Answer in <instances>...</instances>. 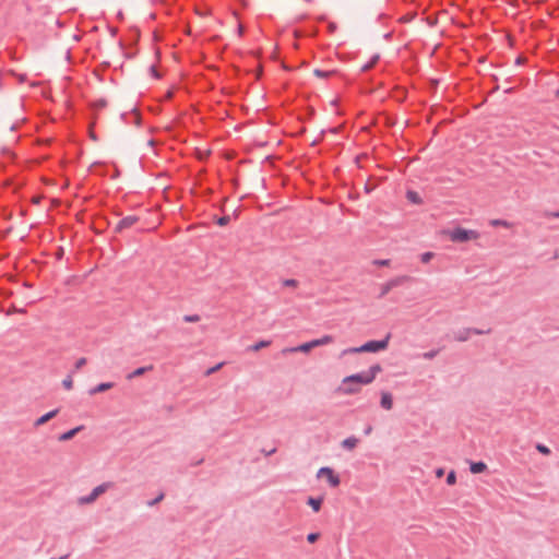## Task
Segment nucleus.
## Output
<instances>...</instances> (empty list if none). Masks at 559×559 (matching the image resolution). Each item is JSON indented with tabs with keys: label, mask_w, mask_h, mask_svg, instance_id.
<instances>
[{
	"label": "nucleus",
	"mask_w": 559,
	"mask_h": 559,
	"mask_svg": "<svg viewBox=\"0 0 559 559\" xmlns=\"http://www.w3.org/2000/svg\"><path fill=\"white\" fill-rule=\"evenodd\" d=\"M381 370L380 365H373L367 371L347 376L342 379L337 391L344 395L357 394L361 391L362 385L372 383Z\"/></svg>",
	"instance_id": "f257e3e1"
},
{
	"label": "nucleus",
	"mask_w": 559,
	"mask_h": 559,
	"mask_svg": "<svg viewBox=\"0 0 559 559\" xmlns=\"http://www.w3.org/2000/svg\"><path fill=\"white\" fill-rule=\"evenodd\" d=\"M390 335L381 341H369L359 347H349L341 352V356L359 353H377L384 350L389 345Z\"/></svg>",
	"instance_id": "f03ea898"
},
{
	"label": "nucleus",
	"mask_w": 559,
	"mask_h": 559,
	"mask_svg": "<svg viewBox=\"0 0 559 559\" xmlns=\"http://www.w3.org/2000/svg\"><path fill=\"white\" fill-rule=\"evenodd\" d=\"M480 237L479 233L474 229H465L462 227L454 228L449 233V238L453 242L476 241Z\"/></svg>",
	"instance_id": "7ed1b4c3"
},
{
	"label": "nucleus",
	"mask_w": 559,
	"mask_h": 559,
	"mask_svg": "<svg viewBox=\"0 0 559 559\" xmlns=\"http://www.w3.org/2000/svg\"><path fill=\"white\" fill-rule=\"evenodd\" d=\"M111 487H112L111 483H103V484L96 486L88 496L79 498V503L80 504H91L94 501H96V499L100 495L105 493Z\"/></svg>",
	"instance_id": "20e7f679"
},
{
	"label": "nucleus",
	"mask_w": 559,
	"mask_h": 559,
	"mask_svg": "<svg viewBox=\"0 0 559 559\" xmlns=\"http://www.w3.org/2000/svg\"><path fill=\"white\" fill-rule=\"evenodd\" d=\"M317 477L324 478L331 487H337L341 483L338 475L331 467H321L317 472Z\"/></svg>",
	"instance_id": "39448f33"
},
{
	"label": "nucleus",
	"mask_w": 559,
	"mask_h": 559,
	"mask_svg": "<svg viewBox=\"0 0 559 559\" xmlns=\"http://www.w3.org/2000/svg\"><path fill=\"white\" fill-rule=\"evenodd\" d=\"M484 333L485 332L483 330H479L476 328H469V329H465V330L456 333L455 340L457 342H466L471 337V335H481Z\"/></svg>",
	"instance_id": "423d86ee"
},
{
	"label": "nucleus",
	"mask_w": 559,
	"mask_h": 559,
	"mask_svg": "<svg viewBox=\"0 0 559 559\" xmlns=\"http://www.w3.org/2000/svg\"><path fill=\"white\" fill-rule=\"evenodd\" d=\"M317 347L316 344H314V340L310 341V342H307V343H304L297 347H287V348H284L282 350L283 354H288V353H296V352H301V353H309L312 348Z\"/></svg>",
	"instance_id": "0eeeda50"
},
{
	"label": "nucleus",
	"mask_w": 559,
	"mask_h": 559,
	"mask_svg": "<svg viewBox=\"0 0 559 559\" xmlns=\"http://www.w3.org/2000/svg\"><path fill=\"white\" fill-rule=\"evenodd\" d=\"M380 404L384 409L390 411L393 407L392 395L389 392H382Z\"/></svg>",
	"instance_id": "6e6552de"
},
{
	"label": "nucleus",
	"mask_w": 559,
	"mask_h": 559,
	"mask_svg": "<svg viewBox=\"0 0 559 559\" xmlns=\"http://www.w3.org/2000/svg\"><path fill=\"white\" fill-rule=\"evenodd\" d=\"M58 414V409H53L51 412L46 413L45 415L40 416L36 421L34 423L35 427H39L50 419H52Z\"/></svg>",
	"instance_id": "1a4fd4ad"
},
{
	"label": "nucleus",
	"mask_w": 559,
	"mask_h": 559,
	"mask_svg": "<svg viewBox=\"0 0 559 559\" xmlns=\"http://www.w3.org/2000/svg\"><path fill=\"white\" fill-rule=\"evenodd\" d=\"M112 386H114V383H111V382H104V383H100L97 386L91 389L90 390V394L91 395H95V394L105 392L107 390H110Z\"/></svg>",
	"instance_id": "9d476101"
},
{
	"label": "nucleus",
	"mask_w": 559,
	"mask_h": 559,
	"mask_svg": "<svg viewBox=\"0 0 559 559\" xmlns=\"http://www.w3.org/2000/svg\"><path fill=\"white\" fill-rule=\"evenodd\" d=\"M136 221H138V218L135 216H127L118 223L117 228L118 229L128 228V227L132 226L133 224H135Z\"/></svg>",
	"instance_id": "9b49d317"
},
{
	"label": "nucleus",
	"mask_w": 559,
	"mask_h": 559,
	"mask_svg": "<svg viewBox=\"0 0 559 559\" xmlns=\"http://www.w3.org/2000/svg\"><path fill=\"white\" fill-rule=\"evenodd\" d=\"M487 469V465L484 462H473L469 465V471L473 474H480Z\"/></svg>",
	"instance_id": "f8f14e48"
},
{
	"label": "nucleus",
	"mask_w": 559,
	"mask_h": 559,
	"mask_svg": "<svg viewBox=\"0 0 559 559\" xmlns=\"http://www.w3.org/2000/svg\"><path fill=\"white\" fill-rule=\"evenodd\" d=\"M359 440L356 437H348L342 441V447L347 450H353L357 447Z\"/></svg>",
	"instance_id": "ddd939ff"
},
{
	"label": "nucleus",
	"mask_w": 559,
	"mask_h": 559,
	"mask_svg": "<svg viewBox=\"0 0 559 559\" xmlns=\"http://www.w3.org/2000/svg\"><path fill=\"white\" fill-rule=\"evenodd\" d=\"M153 370V366L150 365V366H145V367H140V368H136L135 370H133L130 374H128V379H133V378H136V377H140L142 374H144L146 371H151Z\"/></svg>",
	"instance_id": "4468645a"
},
{
	"label": "nucleus",
	"mask_w": 559,
	"mask_h": 559,
	"mask_svg": "<svg viewBox=\"0 0 559 559\" xmlns=\"http://www.w3.org/2000/svg\"><path fill=\"white\" fill-rule=\"evenodd\" d=\"M489 224L493 227H503V228H507V229H510L513 227V224L511 222H508L506 219H499V218H496V219H491L489 222Z\"/></svg>",
	"instance_id": "2eb2a0df"
},
{
	"label": "nucleus",
	"mask_w": 559,
	"mask_h": 559,
	"mask_svg": "<svg viewBox=\"0 0 559 559\" xmlns=\"http://www.w3.org/2000/svg\"><path fill=\"white\" fill-rule=\"evenodd\" d=\"M82 429V426L75 427L62 435L59 436V441H68L72 439L80 430Z\"/></svg>",
	"instance_id": "dca6fc26"
},
{
	"label": "nucleus",
	"mask_w": 559,
	"mask_h": 559,
	"mask_svg": "<svg viewBox=\"0 0 559 559\" xmlns=\"http://www.w3.org/2000/svg\"><path fill=\"white\" fill-rule=\"evenodd\" d=\"M323 498H308L307 503L312 508L314 512H319L321 509Z\"/></svg>",
	"instance_id": "f3484780"
},
{
	"label": "nucleus",
	"mask_w": 559,
	"mask_h": 559,
	"mask_svg": "<svg viewBox=\"0 0 559 559\" xmlns=\"http://www.w3.org/2000/svg\"><path fill=\"white\" fill-rule=\"evenodd\" d=\"M333 342H334V337L329 334H325V335L321 336L320 338L314 340V344L317 347L324 346V345L331 344Z\"/></svg>",
	"instance_id": "a211bd4d"
},
{
	"label": "nucleus",
	"mask_w": 559,
	"mask_h": 559,
	"mask_svg": "<svg viewBox=\"0 0 559 559\" xmlns=\"http://www.w3.org/2000/svg\"><path fill=\"white\" fill-rule=\"evenodd\" d=\"M271 345L270 341H260L249 347V350L251 352H259L260 349L267 347Z\"/></svg>",
	"instance_id": "6ab92c4d"
},
{
	"label": "nucleus",
	"mask_w": 559,
	"mask_h": 559,
	"mask_svg": "<svg viewBox=\"0 0 559 559\" xmlns=\"http://www.w3.org/2000/svg\"><path fill=\"white\" fill-rule=\"evenodd\" d=\"M313 74L320 79H326V78L331 76L332 74H334V71H323V70L316 69L313 71Z\"/></svg>",
	"instance_id": "aec40b11"
},
{
	"label": "nucleus",
	"mask_w": 559,
	"mask_h": 559,
	"mask_svg": "<svg viewBox=\"0 0 559 559\" xmlns=\"http://www.w3.org/2000/svg\"><path fill=\"white\" fill-rule=\"evenodd\" d=\"M378 60H379V55L373 56V57H372V59H371V61H370V62H368L367 64H365V66L361 68V70H362L364 72L369 71V70H370V69H371V68L377 63V61H378Z\"/></svg>",
	"instance_id": "412c9836"
},
{
	"label": "nucleus",
	"mask_w": 559,
	"mask_h": 559,
	"mask_svg": "<svg viewBox=\"0 0 559 559\" xmlns=\"http://www.w3.org/2000/svg\"><path fill=\"white\" fill-rule=\"evenodd\" d=\"M378 60H379V55L373 56V57H372V59H371V61H370V62H368L367 64H365V66L361 68V70H362L364 72L369 71V70H370V69H371V68L377 63V61H378Z\"/></svg>",
	"instance_id": "4be33fe9"
},
{
	"label": "nucleus",
	"mask_w": 559,
	"mask_h": 559,
	"mask_svg": "<svg viewBox=\"0 0 559 559\" xmlns=\"http://www.w3.org/2000/svg\"><path fill=\"white\" fill-rule=\"evenodd\" d=\"M396 285H399L397 280H393V281L386 283L382 288V294H386L392 287H394Z\"/></svg>",
	"instance_id": "5701e85b"
},
{
	"label": "nucleus",
	"mask_w": 559,
	"mask_h": 559,
	"mask_svg": "<svg viewBox=\"0 0 559 559\" xmlns=\"http://www.w3.org/2000/svg\"><path fill=\"white\" fill-rule=\"evenodd\" d=\"M62 384L64 389L71 390L73 388V379L72 376H68L63 379Z\"/></svg>",
	"instance_id": "b1692460"
},
{
	"label": "nucleus",
	"mask_w": 559,
	"mask_h": 559,
	"mask_svg": "<svg viewBox=\"0 0 559 559\" xmlns=\"http://www.w3.org/2000/svg\"><path fill=\"white\" fill-rule=\"evenodd\" d=\"M447 483L448 485L452 486L456 483V474L454 471H451L449 474H448V477H447Z\"/></svg>",
	"instance_id": "393cba45"
},
{
	"label": "nucleus",
	"mask_w": 559,
	"mask_h": 559,
	"mask_svg": "<svg viewBox=\"0 0 559 559\" xmlns=\"http://www.w3.org/2000/svg\"><path fill=\"white\" fill-rule=\"evenodd\" d=\"M87 362V359L85 357H81L75 361L74 368L76 370H80L82 367H84Z\"/></svg>",
	"instance_id": "a878e982"
},
{
	"label": "nucleus",
	"mask_w": 559,
	"mask_h": 559,
	"mask_svg": "<svg viewBox=\"0 0 559 559\" xmlns=\"http://www.w3.org/2000/svg\"><path fill=\"white\" fill-rule=\"evenodd\" d=\"M131 115L133 117V120H134V123L135 124H140L141 123V116H140V112L136 108H134L132 111H131Z\"/></svg>",
	"instance_id": "bb28decb"
},
{
	"label": "nucleus",
	"mask_w": 559,
	"mask_h": 559,
	"mask_svg": "<svg viewBox=\"0 0 559 559\" xmlns=\"http://www.w3.org/2000/svg\"><path fill=\"white\" fill-rule=\"evenodd\" d=\"M433 258L432 252H425L421 254L420 260L423 263H428Z\"/></svg>",
	"instance_id": "cd10ccee"
},
{
	"label": "nucleus",
	"mask_w": 559,
	"mask_h": 559,
	"mask_svg": "<svg viewBox=\"0 0 559 559\" xmlns=\"http://www.w3.org/2000/svg\"><path fill=\"white\" fill-rule=\"evenodd\" d=\"M164 499V493L160 492L156 498H154V500L147 502V506L148 507H153L155 506L156 503L160 502L162 500Z\"/></svg>",
	"instance_id": "c85d7f7f"
},
{
	"label": "nucleus",
	"mask_w": 559,
	"mask_h": 559,
	"mask_svg": "<svg viewBox=\"0 0 559 559\" xmlns=\"http://www.w3.org/2000/svg\"><path fill=\"white\" fill-rule=\"evenodd\" d=\"M407 198H408V200H411L414 203H419V198L416 192L409 191L407 193Z\"/></svg>",
	"instance_id": "c756f323"
},
{
	"label": "nucleus",
	"mask_w": 559,
	"mask_h": 559,
	"mask_svg": "<svg viewBox=\"0 0 559 559\" xmlns=\"http://www.w3.org/2000/svg\"><path fill=\"white\" fill-rule=\"evenodd\" d=\"M437 354H438L437 350H430V352L424 353L423 357L425 359H429L430 360V359L435 358Z\"/></svg>",
	"instance_id": "7c9ffc66"
},
{
	"label": "nucleus",
	"mask_w": 559,
	"mask_h": 559,
	"mask_svg": "<svg viewBox=\"0 0 559 559\" xmlns=\"http://www.w3.org/2000/svg\"><path fill=\"white\" fill-rule=\"evenodd\" d=\"M537 450L545 455H548L550 453V450L546 445H543V444H538Z\"/></svg>",
	"instance_id": "2f4dec72"
},
{
	"label": "nucleus",
	"mask_w": 559,
	"mask_h": 559,
	"mask_svg": "<svg viewBox=\"0 0 559 559\" xmlns=\"http://www.w3.org/2000/svg\"><path fill=\"white\" fill-rule=\"evenodd\" d=\"M319 538V534L318 533H310L308 536H307V540L309 543H314L317 542Z\"/></svg>",
	"instance_id": "473e14b6"
},
{
	"label": "nucleus",
	"mask_w": 559,
	"mask_h": 559,
	"mask_svg": "<svg viewBox=\"0 0 559 559\" xmlns=\"http://www.w3.org/2000/svg\"><path fill=\"white\" fill-rule=\"evenodd\" d=\"M228 222H229V217L228 216H223V217H221L217 221V224L221 225V226H225L226 224H228Z\"/></svg>",
	"instance_id": "72a5a7b5"
},
{
	"label": "nucleus",
	"mask_w": 559,
	"mask_h": 559,
	"mask_svg": "<svg viewBox=\"0 0 559 559\" xmlns=\"http://www.w3.org/2000/svg\"><path fill=\"white\" fill-rule=\"evenodd\" d=\"M284 284H285L286 286H293V287H295V286L297 285V282H296L295 280H286V281L284 282Z\"/></svg>",
	"instance_id": "f704fd0d"
},
{
	"label": "nucleus",
	"mask_w": 559,
	"mask_h": 559,
	"mask_svg": "<svg viewBox=\"0 0 559 559\" xmlns=\"http://www.w3.org/2000/svg\"><path fill=\"white\" fill-rule=\"evenodd\" d=\"M175 95V92L174 91H168L166 94H165V100H169L174 97Z\"/></svg>",
	"instance_id": "c9c22d12"
},
{
	"label": "nucleus",
	"mask_w": 559,
	"mask_h": 559,
	"mask_svg": "<svg viewBox=\"0 0 559 559\" xmlns=\"http://www.w3.org/2000/svg\"><path fill=\"white\" fill-rule=\"evenodd\" d=\"M150 70H151L152 74H153L156 79H158V78H159V74H158V72H157V70H156V68H155L154 66H152V67L150 68Z\"/></svg>",
	"instance_id": "e433bc0d"
},
{
	"label": "nucleus",
	"mask_w": 559,
	"mask_h": 559,
	"mask_svg": "<svg viewBox=\"0 0 559 559\" xmlns=\"http://www.w3.org/2000/svg\"><path fill=\"white\" fill-rule=\"evenodd\" d=\"M376 263L378 265H381V266H386V265H389L390 261L389 260H381V261H377Z\"/></svg>",
	"instance_id": "4c0bfd02"
},
{
	"label": "nucleus",
	"mask_w": 559,
	"mask_h": 559,
	"mask_svg": "<svg viewBox=\"0 0 559 559\" xmlns=\"http://www.w3.org/2000/svg\"><path fill=\"white\" fill-rule=\"evenodd\" d=\"M443 474H444V469H443V468H438V469L436 471V476H437L438 478L442 477V476H443Z\"/></svg>",
	"instance_id": "58836bf2"
},
{
	"label": "nucleus",
	"mask_w": 559,
	"mask_h": 559,
	"mask_svg": "<svg viewBox=\"0 0 559 559\" xmlns=\"http://www.w3.org/2000/svg\"><path fill=\"white\" fill-rule=\"evenodd\" d=\"M550 217H554V218H559V211L557 212H551L548 214Z\"/></svg>",
	"instance_id": "ea45409f"
},
{
	"label": "nucleus",
	"mask_w": 559,
	"mask_h": 559,
	"mask_svg": "<svg viewBox=\"0 0 559 559\" xmlns=\"http://www.w3.org/2000/svg\"><path fill=\"white\" fill-rule=\"evenodd\" d=\"M91 105H99V106H103V105H106V102H105V100H99V102H96V103H92Z\"/></svg>",
	"instance_id": "a19ab883"
},
{
	"label": "nucleus",
	"mask_w": 559,
	"mask_h": 559,
	"mask_svg": "<svg viewBox=\"0 0 559 559\" xmlns=\"http://www.w3.org/2000/svg\"><path fill=\"white\" fill-rule=\"evenodd\" d=\"M524 61H525V59H524L523 57H519V58L516 59V63H518V64H522Z\"/></svg>",
	"instance_id": "79ce46f5"
},
{
	"label": "nucleus",
	"mask_w": 559,
	"mask_h": 559,
	"mask_svg": "<svg viewBox=\"0 0 559 559\" xmlns=\"http://www.w3.org/2000/svg\"><path fill=\"white\" fill-rule=\"evenodd\" d=\"M276 449H272V450H267V452H265V455H271L273 453H275Z\"/></svg>",
	"instance_id": "37998d69"
},
{
	"label": "nucleus",
	"mask_w": 559,
	"mask_h": 559,
	"mask_svg": "<svg viewBox=\"0 0 559 559\" xmlns=\"http://www.w3.org/2000/svg\"><path fill=\"white\" fill-rule=\"evenodd\" d=\"M19 81L20 82H24L25 81V75H23V74L19 75Z\"/></svg>",
	"instance_id": "c03bdc74"
},
{
	"label": "nucleus",
	"mask_w": 559,
	"mask_h": 559,
	"mask_svg": "<svg viewBox=\"0 0 559 559\" xmlns=\"http://www.w3.org/2000/svg\"><path fill=\"white\" fill-rule=\"evenodd\" d=\"M238 31H239V34L241 35L243 32V27L241 25H239Z\"/></svg>",
	"instance_id": "a18cd8bd"
},
{
	"label": "nucleus",
	"mask_w": 559,
	"mask_h": 559,
	"mask_svg": "<svg viewBox=\"0 0 559 559\" xmlns=\"http://www.w3.org/2000/svg\"><path fill=\"white\" fill-rule=\"evenodd\" d=\"M219 367H221V365H218V366H216V367L212 368V369H211V372H212V371H216Z\"/></svg>",
	"instance_id": "49530a36"
},
{
	"label": "nucleus",
	"mask_w": 559,
	"mask_h": 559,
	"mask_svg": "<svg viewBox=\"0 0 559 559\" xmlns=\"http://www.w3.org/2000/svg\"><path fill=\"white\" fill-rule=\"evenodd\" d=\"M557 93H558V95H559V91H558Z\"/></svg>",
	"instance_id": "de8ad7c7"
}]
</instances>
